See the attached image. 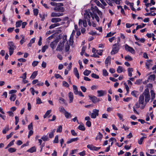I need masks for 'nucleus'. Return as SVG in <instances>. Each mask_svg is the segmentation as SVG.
Instances as JSON below:
<instances>
[{"label": "nucleus", "instance_id": "61", "mask_svg": "<svg viewBox=\"0 0 156 156\" xmlns=\"http://www.w3.org/2000/svg\"><path fill=\"white\" fill-rule=\"evenodd\" d=\"M71 132L72 135L74 136H77V134L75 132L74 130H72Z\"/></svg>", "mask_w": 156, "mask_h": 156}, {"label": "nucleus", "instance_id": "1", "mask_svg": "<svg viewBox=\"0 0 156 156\" xmlns=\"http://www.w3.org/2000/svg\"><path fill=\"white\" fill-rule=\"evenodd\" d=\"M150 99V95L148 89H146L143 94L140 95L139 98L138 102L135 104L136 108H138L140 107L141 109H144L146 104V103L148 102Z\"/></svg>", "mask_w": 156, "mask_h": 156}, {"label": "nucleus", "instance_id": "52", "mask_svg": "<svg viewBox=\"0 0 156 156\" xmlns=\"http://www.w3.org/2000/svg\"><path fill=\"white\" fill-rule=\"evenodd\" d=\"M103 51L102 50H97L96 51V53L99 55H102V53Z\"/></svg>", "mask_w": 156, "mask_h": 156}, {"label": "nucleus", "instance_id": "57", "mask_svg": "<svg viewBox=\"0 0 156 156\" xmlns=\"http://www.w3.org/2000/svg\"><path fill=\"white\" fill-rule=\"evenodd\" d=\"M122 0H113V2H115L116 4L119 5L120 4V1Z\"/></svg>", "mask_w": 156, "mask_h": 156}, {"label": "nucleus", "instance_id": "63", "mask_svg": "<svg viewBox=\"0 0 156 156\" xmlns=\"http://www.w3.org/2000/svg\"><path fill=\"white\" fill-rule=\"evenodd\" d=\"M112 2H113V0H107V3L108 4H109L110 6L112 5Z\"/></svg>", "mask_w": 156, "mask_h": 156}, {"label": "nucleus", "instance_id": "10", "mask_svg": "<svg viewBox=\"0 0 156 156\" xmlns=\"http://www.w3.org/2000/svg\"><path fill=\"white\" fill-rule=\"evenodd\" d=\"M97 92L98 94V96L99 97L103 96L106 94V91L103 90H98Z\"/></svg>", "mask_w": 156, "mask_h": 156}, {"label": "nucleus", "instance_id": "29", "mask_svg": "<svg viewBox=\"0 0 156 156\" xmlns=\"http://www.w3.org/2000/svg\"><path fill=\"white\" fill-rule=\"evenodd\" d=\"M103 136V135L100 132L98 133V135L96 138V140L99 139L101 141V138Z\"/></svg>", "mask_w": 156, "mask_h": 156}, {"label": "nucleus", "instance_id": "13", "mask_svg": "<svg viewBox=\"0 0 156 156\" xmlns=\"http://www.w3.org/2000/svg\"><path fill=\"white\" fill-rule=\"evenodd\" d=\"M79 140V138L76 137L75 138H73L71 139H69L67 141L66 143L67 144H70L73 142H76L77 141Z\"/></svg>", "mask_w": 156, "mask_h": 156}, {"label": "nucleus", "instance_id": "36", "mask_svg": "<svg viewBox=\"0 0 156 156\" xmlns=\"http://www.w3.org/2000/svg\"><path fill=\"white\" fill-rule=\"evenodd\" d=\"M78 129L82 131L85 130V128L83 125H80L78 127Z\"/></svg>", "mask_w": 156, "mask_h": 156}, {"label": "nucleus", "instance_id": "54", "mask_svg": "<svg viewBox=\"0 0 156 156\" xmlns=\"http://www.w3.org/2000/svg\"><path fill=\"white\" fill-rule=\"evenodd\" d=\"M28 127L29 130H32L33 129L32 123H30V124L28 125Z\"/></svg>", "mask_w": 156, "mask_h": 156}, {"label": "nucleus", "instance_id": "28", "mask_svg": "<svg viewBox=\"0 0 156 156\" xmlns=\"http://www.w3.org/2000/svg\"><path fill=\"white\" fill-rule=\"evenodd\" d=\"M16 98V95L15 94H12L10 98V100L11 101H14Z\"/></svg>", "mask_w": 156, "mask_h": 156}, {"label": "nucleus", "instance_id": "40", "mask_svg": "<svg viewBox=\"0 0 156 156\" xmlns=\"http://www.w3.org/2000/svg\"><path fill=\"white\" fill-rule=\"evenodd\" d=\"M128 3L129 4L130 8L131 10L136 12V10L133 7V3H130L129 2H128Z\"/></svg>", "mask_w": 156, "mask_h": 156}, {"label": "nucleus", "instance_id": "38", "mask_svg": "<svg viewBox=\"0 0 156 156\" xmlns=\"http://www.w3.org/2000/svg\"><path fill=\"white\" fill-rule=\"evenodd\" d=\"M62 131V126H58L56 130V132L61 133Z\"/></svg>", "mask_w": 156, "mask_h": 156}, {"label": "nucleus", "instance_id": "9", "mask_svg": "<svg viewBox=\"0 0 156 156\" xmlns=\"http://www.w3.org/2000/svg\"><path fill=\"white\" fill-rule=\"evenodd\" d=\"M90 99L94 103L100 101L99 99L95 96H89Z\"/></svg>", "mask_w": 156, "mask_h": 156}, {"label": "nucleus", "instance_id": "60", "mask_svg": "<svg viewBox=\"0 0 156 156\" xmlns=\"http://www.w3.org/2000/svg\"><path fill=\"white\" fill-rule=\"evenodd\" d=\"M48 48V47L47 46L45 45L44 46L42 49V52H44Z\"/></svg>", "mask_w": 156, "mask_h": 156}, {"label": "nucleus", "instance_id": "5", "mask_svg": "<svg viewBox=\"0 0 156 156\" xmlns=\"http://www.w3.org/2000/svg\"><path fill=\"white\" fill-rule=\"evenodd\" d=\"M84 18L87 20L88 25L90 26L91 25L90 19V12L86 10L84 14Z\"/></svg>", "mask_w": 156, "mask_h": 156}, {"label": "nucleus", "instance_id": "27", "mask_svg": "<svg viewBox=\"0 0 156 156\" xmlns=\"http://www.w3.org/2000/svg\"><path fill=\"white\" fill-rule=\"evenodd\" d=\"M123 68L120 66H119L117 69V71L118 73H120L123 71Z\"/></svg>", "mask_w": 156, "mask_h": 156}, {"label": "nucleus", "instance_id": "35", "mask_svg": "<svg viewBox=\"0 0 156 156\" xmlns=\"http://www.w3.org/2000/svg\"><path fill=\"white\" fill-rule=\"evenodd\" d=\"M16 151V149H15V148H12V147H10V148H9L8 149V151L11 153L14 152H15Z\"/></svg>", "mask_w": 156, "mask_h": 156}, {"label": "nucleus", "instance_id": "34", "mask_svg": "<svg viewBox=\"0 0 156 156\" xmlns=\"http://www.w3.org/2000/svg\"><path fill=\"white\" fill-rule=\"evenodd\" d=\"M9 130V126L8 125L6 127L3 129L2 130V133L3 134H5L6 132Z\"/></svg>", "mask_w": 156, "mask_h": 156}, {"label": "nucleus", "instance_id": "19", "mask_svg": "<svg viewBox=\"0 0 156 156\" xmlns=\"http://www.w3.org/2000/svg\"><path fill=\"white\" fill-rule=\"evenodd\" d=\"M73 92L74 94L76 95L78 94V93L79 91H78L77 87L75 85H73Z\"/></svg>", "mask_w": 156, "mask_h": 156}, {"label": "nucleus", "instance_id": "4", "mask_svg": "<svg viewBox=\"0 0 156 156\" xmlns=\"http://www.w3.org/2000/svg\"><path fill=\"white\" fill-rule=\"evenodd\" d=\"M119 44H115L113 45L112 49L111 54L112 55H113L117 53L119 49Z\"/></svg>", "mask_w": 156, "mask_h": 156}, {"label": "nucleus", "instance_id": "53", "mask_svg": "<svg viewBox=\"0 0 156 156\" xmlns=\"http://www.w3.org/2000/svg\"><path fill=\"white\" fill-rule=\"evenodd\" d=\"M137 92V91H136L134 90L133 91H132L131 93V94L134 97H136V93Z\"/></svg>", "mask_w": 156, "mask_h": 156}, {"label": "nucleus", "instance_id": "64", "mask_svg": "<svg viewBox=\"0 0 156 156\" xmlns=\"http://www.w3.org/2000/svg\"><path fill=\"white\" fill-rule=\"evenodd\" d=\"M79 154L81 156H84L85 154V151H83L82 152L79 153Z\"/></svg>", "mask_w": 156, "mask_h": 156}, {"label": "nucleus", "instance_id": "8", "mask_svg": "<svg viewBox=\"0 0 156 156\" xmlns=\"http://www.w3.org/2000/svg\"><path fill=\"white\" fill-rule=\"evenodd\" d=\"M58 42V39H55L50 44V46L53 50L55 48Z\"/></svg>", "mask_w": 156, "mask_h": 156}, {"label": "nucleus", "instance_id": "32", "mask_svg": "<svg viewBox=\"0 0 156 156\" xmlns=\"http://www.w3.org/2000/svg\"><path fill=\"white\" fill-rule=\"evenodd\" d=\"M126 60L128 61H131L133 60L132 58L129 55H127L125 57Z\"/></svg>", "mask_w": 156, "mask_h": 156}, {"label": "nucleus", "instance_id": "17", "mask_svg": "<svg viewBox=\"0 0 156 156\" xmlns=\"http://www.w3.org/2000/svg\"><path fill=\"white\" fill-rule=\"evenodd\" d=\"M73 72L75 76L79 79V74L76 68H74Z\"/></svg>", "mask_w": 156, "mask_h": 156}, {"label": "nucleus", "instance_id": "7", "mask_svg": "<svg viewBox=\"0 0 156 156\" xmlns=\"http://www.w3.org/2000/svg\"><path fill=\"white\" fill-rule=\"evenodd\" d=\"M125 48L126 51L129 52L132 54H135V51L134 50L132 47H130L127 44L125 45Z\"/></svg>", "mask_w": 156, "mask_h": 156}, {"label": "nucleus", "instance_id": "22", "mask_svg": "<svg viewBox=\"0 0 156 156\" xmlns=\"http://www.w3.org/2000/svg\"><path fill=\"white\" fill-rule=\"evenodd\" d=\"M133 69L131 68H129L128 69V76L130 77L132 76V72H133Z\"/></svg>", "mask_w": 156, "mask_h": 156}, {"label": "nucleus", "instance_id": "24", "mask_svg": "<svg viewBox=\"0 0 156 156\" xmlns=\"http://www.w3.org/2000/svg\"><path fill=\"white\" fill-rule=\"evenodd\" d=\"M22 20H19L16 22V27H20L22 24Z\"/></svg>", "mask_w": 156, "mask_h": 156}, {"label": "nucleus", "instance_id": "16", "mask_svg": "<svg viewBox=\"0 0 156 156\" xmlns=\"http://www.w3.org/2000/svg\"><path fill=\"white\" fill-rule=\"evenodd\" d=\"M62 19L59 18H53L51 19V21L52 23H57L60 22Z\"/></svg>", "mask_w": 156, "mask_h": 156}, {"label": "nucleus", "instance_id": "50", "mask_svg": "<svg viewBox=\"0 0 156 156\" xmlns=\"http://www.w3.org/2000/svg\"><path fill=\"white\" fill-rule=\"evenodd\" d=\"M41 139L43 140L44 141H47L48 140V138L47 136H43Z\"/></svg>", "mask_w": 156, "mask_h": 156}, {"label": "nucleus", "instance_id": "43", "mask_svg": "<svg viewBox=\"0 0 156 156\" xmlns=\"http://www.w3.org/2000/svg\"><path fill=\"white\" fill-rule=\"evenodd\" d=\"M91 76L92 77L96 79L99 78V76L98 75H96V74L93 73L91 74Z\"/></svg>", "mask_w": 156, "mask_h": 156}, {"label": "nucleus", "instance_id": "49", "mask_svg": "<svg viewBox=\"0 0 156 156\" xmlns=\"http://www.w3.org/2000/svg\"><path fill=\"white\" fill-rule=\"evenodd\" d=\"M59 111L60 112H64V113L65 111H66L64 108L62 107H60L59 108Z\"/></svg>", "mask_w": 156, "mask_h": 156}, {"label": "nucleus", "instance_id": "45", "mask_svg": "<svg viewBox=\"0 0 156 156\" xmlns=\"http://www.w3.org/2000/svg\"><path fill=\"white\" fill-rule=\"evenodd\" d=\"M108 73L107 72V70L105 69H104L103 70V75L104 76H108Z\"/></svg>", "mask_w": 156, "mask_h": 156}, {"label": "nucleus", "instance_id": "39", "mask_svg": "<svg viewBox=\"0 0 156 156\" xmlns=\"http://www.w3.org/2000/svg\"><path fill=\"white\" fill-rule=\"evenodd\" d=\"M150 92L151 93V99L153 100L155 98V94L153 90H151Z\"/></svg>", "mask_w": 156, "mask_h": 156}, {"label": "nucleus", "instance_id": "20", "mask_svg": "<svg viewBox=\"0 0 156 156\" xmlns=\"http://www.w3.org/2000/svg\"><path fill=\"white\" fill-rule=\"evenodd\" d=\"M37 71H34V72L32 73V75H31L30 78L31 79H34L36 76H37Z\"/></svg>", "mask_w": 156, "mask_h": 156}, {"label": "nucleus", "instance_id": "48", "mask_svg": "<svg viewBox=\"0 0 156 156\" xmlns=\"http://www.w3.org/2000/svg\"><path fill=\"white\" fill-rule=\"evenodd\" d=\"M34 15L37 16L38 15V10L37 9H35L33 10Z\"/></svg>", "mask_w": 156, "mask_h": 156}, {"label": "nucleus", "instance_id": "23", "mask_svg": "<svg viewBox=\"0 0 156 156\" xmlns=\"http://www.w3.org/2000/svg\"><path fill=\"white\" fill-rule=\"evenodd\" d=\"M55 129H54L53 130H52L51 132L49 134V137L50 138H51L54 136V133L55 132Z\"/></svg>", "mask_w": 156, "mask_h": 156}, {"label": "nucleus", "instance_id": "15", "mask_svg": "<svg viewBox=\"0 0 156 156\" xmlns=\"http://www.w3.org/2000/svg\"><path fill=\"white\" fill-rule=\"evenodd\" d=\"M63 15V13L52 12L51 14V17H58L62 16Z\"/></svg>", "mask_w": 156, "mask_h": 156}, {"label": "nucleus", "instance_id": "59", "mask_svg": "<svg viewBox=\"0 0 156 156\" xmlns=\"http://www.w3.org/2000/svg\"><path fill=\"white\" fill-rule=\"evenodd\" d=\"M14 140H13L11 141L9 143L8 145V147H10L14 144Z\"/></svg>", "mask_w": 156, "mask_h": 156}, {"label": "nucleus", "instance_id": "42", "mask_svg": "<svg viewBox=\"0 0 156 156\" xmlns=\"http://www.w3.org/2000/svg\"><path fill=\"white\" fill-rule=\"evenodd\" d=\"M155 78V75L154 74H152L150 75L148 77V80H154Z\"/></svg>", "mask_w": 156, "mask_h": 156}, {"label": "nucleus", "instance_id": "44", "mask_svg": "<svg viewBox=\"0 0 156 156\" xmlns=\"http://www.w3.org/2000/svg\"><path fill=\"white\" fill-rule=\"evenodd\" d=\"M87 147L90 150H94V146L92 145L88 144L87 146Z\"/></svg>", "mask_w": 156, "mask_h": 156}, {"label": "nucleus", "instance_id": "26", "mask_svg": "<svg viewBox=\"0 0 156 156\" xmlns=\"http://www.w3.org/2000/svg\"><path fill=\"white\" fill-rule=\"evenodd\" d=\"M146 138V137L145 136H142V137L139 140H138V144L141 145L142 144L144 138Z\"/></svg>", "mask_w": 156, "mask_h": 156}, {"label": "nucleus", "instance_id": "62", "mask_svg": "<svg viewBox=\"0 0 156 156\" xmlns=\"http://www.w3.org/2000/svg\"><path fill=\"white\" fill-rule=\"evenodd\" d=\"M36 101H37V102H36L37 104H41V103H42V102L41 101V99L39 98H37V100H36Z\"/></svg>", "mask_w": 156, "mask_h": 156}, {"label": "nucleus", "instance_id": "11", "mask_svg": "<svg viewBox=\"0 0 156 156\" xmlns=\"http://www.w3.org/2000/svg\"><path fill=\"white\" fill-rule=\"evenodd\" d=\"M64 48V44L62 43H60L58 45L56 50L57 51H61Z\"/></svg>", "mask_w": 156, "mask_h": 156}, {"label": "nucleus", "instance_id": "6", "mask_svg": "<svg viewBox=\"0 0 156 156\" xmlns=\"http://www.w3.org/2000/svg\"><path fill=\"white\" fill-rule=\"evenodd\" d=\"M99 110L96 109H94L92 111V112L91 115V117L92 119H95L97 116H98L99 115L98 112Z\"/></svg>", "mask_w": 156, "mask_h": 156}, {"label": "nucleus", "instance_id": "58", "mask_svg": "<svg viewBox=\"0 0 156 156\" xmlns=\"http://www.w3.org/2000/svg\"><path fill=\"white\" fill-rule=\"evenodd\" d=\"M38 63V62L37 61H34L32 64V66L34 67H35L37 65Z\"/></svg>", "mask_w": 156, "mask_h": 156}, {"label": "nucleus", "instance_id": "31", "mask_svg": "<svg viewBox=\"0 0 156 156\" xmlns=\"http://www.w3.org/2000/svg\"><path fill=\"white\" fill-rule=\"evenodd\" d=\"M91 73V71L88 70L86 69L83 72V74L85 76H88Z\"/></svg>", "mask_w": 156, "mask_h": 156}, {"label": "nucleus", "instance_id": "3", "mask_svg": "<svg viewBox=\"0 0 156 156\" xmlns=\"http://www.w3.org/2000/svg\"><path fill=\"white\" fill-rule=\"evenodd\" d=\"M8 45L9 54L10 55H11L12 54L14 50L16 49V47L14 43L12 41L9 42L8 43Z\"/></svg>", "mask_w": 156, "mask_h": 156}, {"label": "nucleus", "instance_id": "14", "mask_svg": "<svg viewBox=\"0 0 156 156\" xmlns=\"http://www.w3.org/2000/svg\"><path fill=\"white\" fill-rule=\"evenodd\" d=\"M111 59L110 56H108L105 60V63L107 67H108V64H111Z\"/></svg>", "mask_w": 156, "mask_h": 156}, {"label": "nucleus", "instance_id": "41", "mask_svg": "<svg viewBox=\"0 0 156 156\" xmlns=\"http://www.w3.org/2000/svg\"><path fill=\"white\" fill-rule=\"evenodd\" d=\"M75 31L74 30H73V31L71 35V37H70V40H69L70 44H71L70 42H71V41H73V39H71V38H72V37H73V35L75 34Z\"/></svg>", "mask_w": 156, "mask_h": 156}, {"label": "nucleus", "instance_id": "2", "mask_svg": "<svg viewBox=\"0 0 156 156\" xmlns=\"http://www.w3.org/2000/svg\"><path fill=\"white\" fill-rule=\"evenodd\" d=\"M91 9L92 12V13L89 11L90 12V17H92L93 20H94V18L97 22H99V18L97 15V13H98L100 17H101L102 15V12L98 9L96 6L91 7Z\"/></svg>", "mask_w": 156, "mask_h": 156}, {"label": "nucleus", "instance_id": "30", "mask_svg": "<svg viewBox=\"0 0 156 156\" xmlns=\"http://www.w3.org/2000/svg\"><path fill=\"white\" fill-rule=\"evenodd\" d=\"M117 115L120 120H122V121H124V119L123 118V116L122 114L118 113L117 114Z\"/></svg>", "mask_w": 156, "mask_h": 156}, {"label": "nucleus", "instance_id": "51", "mask_svg": "<svg viewBox=\"0 0 156 156\" xmlns=\"http://www.w3.org/2000/svg\"><path fill=\"white\" fill-rule=\"evenodd\" d=\"M96 4L97 5L101 7L103 9H104L105 8L104 6H103L99 1H98L96 2Z\"/></svg>", "mask_w": 156, "mask_h": 156}, {"label": "nucleus", "instance_id": "46", "mask_svg": "<svg viewBox=\"0 0 156 156\" xmlns=\"http://www.w3.org/2000/svg\"><path fill=\"white\" fill-rule=\"evenodd\" d=\"M63 85L65 87H68L69 86V85L68 83L65 81H63L62 82Z\"/></svg>", "mask_w": 156, "mask_h": 156}, {"label": "nucleus", "instance_id": "25", "mask_svg": "<svg viewBox=\"0 0 156 156\" xmlns=\"http://www.w3.org/2000/svg\"><path fill=\"white\" fill-rule=\"evenodd\" d=\"M64 113L65 116L66 118L68 119L69 117H71V114L68 112L66 111Z\"/></svg>", "mask_w": 156, "mask_h": 156}, {"label": "nucleus", "instance_id": "33", "mask_svg": "<svg viewBox=\"0 0 156 156\" xmlns=\"http://www.w3.org/2000/svg\"><path fill=\"white\" fill-rule=\"evenodd\" d=\"M51 110H49L47 111L46 112L45 114V115H44V118H46V117H47L48 116V115L50 114V113H51Z\"/></svg>", "mask_w": 156, "mask_h": 156}, {"label": "nucleus", "instance_id": "21", "mask_svg": "<svg viewBox=\"0 0 156 156\" xmlns=\"http://www.w3.org/2000/svg\"><path fill=\"white\" fill-rule=\"evenodd\" d=\"M54 9L55 11L59 12H63L64 11V8L63 7H57V8H55Z\"/></svg>", "mask_w": 156, "mask_h": 156}, {"label": "nucleus", "instance_id": "47", "mask_svg": "<svg viewBox=\"0 0 156 156\" xmlns=\"http://www.w3.org/2000/svg\"><path fill=\"white\" fill-rule=\"evenodd\" d=\"M59 100L60 101L59 102L60 103H61V102L60 101H61L63 102V103L65 105H67V103L66 102L64 98H60L59 99Z\"/></svg>", "mask_w": 156, "mask_h": 156}, {"label": "nucleus", "instance_id": "37", "mask_svg": "<svg viewBox=\"0 0 156 156\" xmlns=\"http://www.w3.org/2000/svg\"><path fill=\"white\" fill-rule=\"evenodd\" d=\"M58 135H56L55 136V139L53 140V143H58Z\"/></svg>", "mask_w": 156, "mask_h": 156}, {"label": "nucleus", "instance_id": "55", "mask_svg": "<svg viewBox=\"0 0 156 156\" xmlns=\"http://www.w3.org/2000/svg\"><path fill=\"white\" fill-rule=\"evenodd\" d=\"M27 73L26 72L24 73L23 75V76H20V78H22L23 79H25L26 78Z\"/></svg>", "mask_w": 156, "mask_h": 156}, {"label": "nucleus", "instance_id": "12", "mask_svg": "<svg viewBox=\"0 0 156 156\" xmlns=\"http://www.w3.org/2000/svg\"><path fill=\"white\" fill-rule=\"evenodd\" d=\"M68 97L69 99V103H71L73 101V93L71 92H70L68 94Z\"/></svg>", "mask_w": 156, "mask_h": 156}, {"label": "nucleus", "instance_id": "18", "mask_svg": "<svg viewBox=\"0 0 156 156\" xmlns=\"http://www.w3.org/2000/svg\"><path fill=\"white\" fill-rule=\"evenodd\" d=\"M36 148L35 146L33 147L27 151L28 152L32 153L36 151Z\"/></svg>", "mask_w": 156, "mask_h": 156}, {"label": "nucleus", "instance_id": "56", "mask_svg": "<svg viewBox=\"0 0 156 156\" xmlns=\"http://www.w3.org/2000/svg\"><path fill=\"white\" fill-rule=\"evenodd\" d=\"M80 88L83 92H86L87 89L85 87L83 86H81L80 87Z\"/></svg>", "mask_w": 156, "mask_h": 156}]
</instances>
